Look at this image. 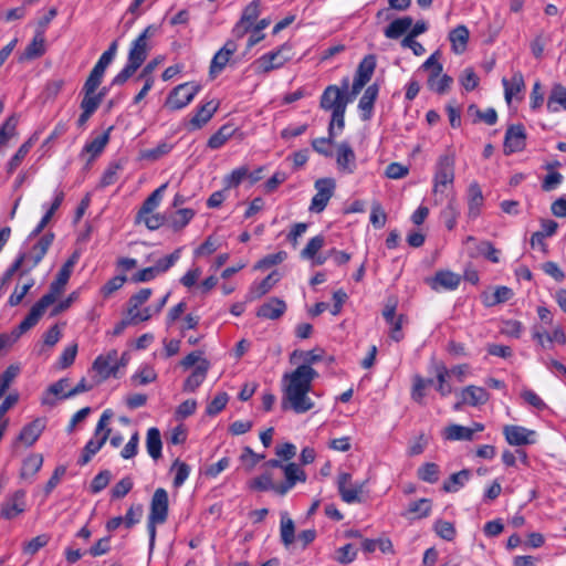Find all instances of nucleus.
I'll use <instances>...</instances> for the list:
<instances>
[{
	"mask_svg": "<svg viewBox=\"0 0 566 566\" xmlns=\"http://www.w3.org/2000/svg\"><path fill=\"white\" fill-rule=\"evenodd\" d=\"M317 376V371L307 365H300L292 373H285L282 378V409H291L295 413H305L313 409L315 405L308 392Z\"/></svg>",
	"mask_w": 566,
	"mask_h": 566,
	"instance_id": "obj_1",
	"label": "nucleus"
},
{
	"mask_svg": "<svg viewBox=\"0 0 566 566\" xmlns=\"http://www.w3.org/2000/svg\"><path fill=\"white\" fill-rule=\"evenodd\" d=\"M77 256L72 255L60 269L55 280L51 283L50 290L44 294L30 310L28 315L18 325L14 331V339L20 337L23 333L34 327L40 318L45 313L46 308L52 305L59 295L64 291V287L72 274L73 268L76 263Z\"/></svg>",
	"mask_w": 566,
	"mask_h": 566,
	"instance_id": "obj_2",
	"label": "nucleus"
},
{
	"mask_svg": "<svg viewBox=\"0 0 566 566\" xmlns=\"http://www.w3.org/2000/svg\"><path fill=\"white\" fill-rule=\"evenodd\" d=\"M306 480L307 474L301 465L295 462H290L289 465L284 468V480L282 482H274L273 474L266 471L250 480L249 488L259 492L272 491L276 495L284 496L297 483H305Z\"/></svg>",
	"mask_w": 566,
	"mask_h": 566,
	"instance_id": "obj_3",
	"label": "nucleus"
},
{
	"mask_svg": "<svg viewBox=\"0 0 566 566\" xmlns=\"http://www.w3.org/2000/svg\"><path fill=\"white\" fill-rule=\"evenodd\" d=\"M157 31V27L148 25L130 44L127 63L123 70L114 76L112 85H123L127 80L134 75V73L143 65L147 59L150 45L148 43Z\"/></svg>",
	"mask_w": 566,
	"mask_h": 566,
	"instance_id": "obj_4",
	"label": "nucleus"
},
{
	"mask_svg": "<svg viewBox=\"0 0 566 566\" xmlns=\"http://www.w3.org/2000/svg\"><path fill=\"white\" fill-rule=\"evenodd\" d=\"M293 57V46L291 43L285 42L254 60L250 67L255 75H265L274 70L282 69Z\"/></svg>",
	"mask_w": 566,
	"mask_h": 566,
	"instance_id": "obj_5",
	"label": "nucleus"
},
{
	"mask_svg": "<svg viewBox=\"0 0 566 566\" xmlns=\"http://www.w3.org/2000/svg\"><path fill=\"white\" fill-rule=\"evenodd\" d=\"M454 167L455 154L452 150H447L438 157L432 178V190L436 196H441L446 188L453 186L455 178Z\"/></svg>",
	"mask_w": 566,
	"mask_h": 566,
	"instance_id": "obj_6",
	"label": "nucleus"
},
{
	"mask_svg": "<svg viewBox=\"0 0 566 566\" xmlns=\"http://www.w3.org/2000/svg\"><path fill=\"white\" fill-rule=\"evenodd\" d=\"M112 417L113 412L111 409H106L103 411L96 424L94 437L86 442L82 455L77 461L80 465L87 464L91 461L92 457L95 455L107 441L111 433V429L107 428V423Z\"/></svg>",
	"mask_w": 566,
	"mask_h": 566,
	"instance_id": "obj_7",
	"label": "nucleus"
},
{
	"mask_svg": "<svg viewBox=\"0 0 566 566\" xmlns=\"http://www.w3.org/2000/svg\"><path fill=\"white\" fill-rule=\"evenodd\" d=\"M348 87V78H343L342 87H338L337 85H328L321 96V108L329 111L331 113L346 111L347 105L352 102V98L346 96Z\"/></svg>",
	"mask_w": 566,
	"mask_h": 566,
	"instance_id": "obj_8",
	"label": "nucleus"
},
{
	"mask_svg": "<svg viewBox=\"0 0 566 566\" xmlns=\"http://www.w3.org/2000/svg\"><path fill=\"white\" fill-rule=\"evenodd\" d=\"M168 510V492L164 488L156 489L150 500L147 530L155 531L157 526L163 525L167 521Z\"/></svg>",
	"mask_w": 566,
	"mask_h": 566,
	"instance_id": "obj_9",
	"label": "nucleus"
},
{
	"mask_svg": "<svg viewBox=\"0 0 566 566\" xmlns=\"http://www.w3.org/2000/svg\"><path fill=\"white\" fill-rule=\"evenodd\" d=\"M201 86L193 82L179 84L167 96L165 107L169 111H179L188 106L199 93Z\"/></svg>",
	"mask_w": 566,
	"mask_h": 566,
	"instance_id": "obj_10",
	"label": "nucleus"
},
{
	"mask_svg": "<svg viewBox=\"0 0 566 566\" xmlns=\"http://www.w3.org/2000/svg\"><path fill=\"white\" fill-rule=\"evenodd\" d=\"M119 369L117 364V350L111 349L104 355H98L92 365V370L96 373L98 379L95 384H99L109 377H116Z\"/></svg>",
	"mask_w": 566,
	"mask_h": 566,
	"instance_id": "obj_11",
	"label": "nucleus"
},
{
	"mask_svg": "<svg viewBox=\"0 0 566 566\" xmlns=\"http://www.w3.org/2000/svg\"><path fill=\"white\" fill-rule=\"evenodd\" d=\"M365 482L352 483V474L342 472L337 478V489L342 500L345 503H360L363 502V491Z\"/></svg>",
	"mask_w": 566,
	"mask_h": 566,
	"instance_id": "obj_12",
	"label": "nucleus"
},
{
	"mask_svg": "<svg viewBox=\"0 0 566 566\" xmlns=\"http://www.w3.org/2000/svg\"><path fill=\"white\" fill-rule=\"evenodd\" d=\"M335 186V181L332 178L317 179L315 181L316 193L312 198L310 210L317 213L322 212L333 197Z\"/></svg>",
	"mask_w": 566,
	"mask_h": 566,
	"instance_id": "obj_13",
	"label": "nucleus"
},
{
	"mask_svg": "<svg viewBox=\"0 0 566 566\" xmlns=\"http://www.w3.org/2000/svg\"><path fill=\"white\" fill-rule=\"evenodd\" d=\"M526 132L522 124L510 125L505 132L503 150L505 155L520 153L526 147Z\"/></svg>",
	"mask_w": 566,
	"mask_h": 566,
	"instance_id": "obj_14",
	"label": "nucleus"
},
{
	"mask_svg": "<svg viewBox=\"0 0 566 566\" xmlns=\"http://www.w3.org/2000/svg\"><path fill=\"white\" fill-rule=\"evenodd\" d=\"M503 434L510 446L521 447L535 443V431L522 426L506 424Z\"/></svg>",
	"mask_w": 566,
	"mask_h": 566,
	"instance_id": "obj_15",
	"label": "nucleus"
},
{
	"mask_svg": "<svg viewBox=\"0 0 566 566\" xmlns=\"http://www.w3.org/2000/svg\"><path fill=\"white\" fill-rule=\"evenodd\" d=\"M238 44L233 40H228L224 45L213 55L210 64V75L216 76L221 73L237 52Z\"/></svg>",
	"mask_w": 566,
	"mask_h": 566,
	"instance_id": "obj_16",
	"label": "nucleus"
},
{
	"mask_svg": "<svg viewBox=\"0 0 566 566\" xmlns=\"http://www.w3.org/2000/svg\"><path fill=\"white\" fill-rule=\"evenodd\" d=\"M336 164L339 171L353 174L357 167L356 155L354 149L347 142L337 145Z\"/></svg>",
	"mask_w": 566,
	"mask_h": 566,
	"instance_id": "obj_17",
	"label": "nucleus"
},
{
	"mask_svg": "<svg viewBox=\"0 0 566 566\" xmlns=\"http://www.w3.org/2000/svg\"><path fill=\"white\" fill-rule=\"evenodd\" d=\"M113 126H109L103 134L87 142L84 145L80 156L83 157L85 155H88L87 163L90 164L94 161L107 146L111 138V132L113 130Z\"/></svg>",
	"mask_w": 566,
	"mask_h": 566,
	"instance_id": "obj_18",
	"label": "nucleus"
},
{
	"mask_svg": "<svg viewBox=\"0 0 566 566\" xmlns=\"http://www.w3.org/2000/svg\"><path fill=\"white\" fill-rule=\"evenodd\" d=\"M502 85L504 87V98L509 105L512 103L514 97L518 101L522 99V96H520V94L525 88V82L522 72H514L510 80L503 77Z\"/></svg>",
	"mask_w": 566,
	"mask_h": 566,
	"instance_id": "obj_19",
	"label": "nucleus"
},
{
	"mask_svg": "<svg viewBox=\"0 0 566 566\" xmlns=\"http://www.w3.org/2000/svg\"><path fill=\"white\" fill-rule=\"evenodd\" d=\"M218 109V104L213 101H209L202 105H200L192 117L188 122V129L196 130L203 127L214 115Z\"/></svg>",
	"mask_w": 566,
	"mask_h": 566,
	"instance_id": "obj_20",
	"label": "nucleus"
},
{
	"mask_svg": "<svg viewBox=\"0 0 566 566\" xmlns=\"http://www.w3.org/2000/svg\"><path fill=\"white\" fill-rule=\"evenodd\" d=\"M548 113L566 112V86L559 82L553 83L546 102Z\"/></svg>",
	"mask_w": 566,
	"mask_h": 566,
	"instance_id": "obj_21",
	"label": "nucleus"
},
{
	"mask_svg": "<svg viewBox=\"0 0 566 566\" xmlns=\"http://www.w3.org/2000/svg\"><path fill=\"white\" fill-rule=\"evenodd\" d=\"M46 421L43 418H36L30 423L25 424L19 436L18 441L22 442L27 447L33 446L40 438L41 433L45 429Z\"/></svg>",
	"mask_w": 566,
	"mask_h": 566,
	"instance_id": "obj_22",
	"label": "nucleus"
},
{
	"mask_svg": "<svg viewBox=\"0 0 566 566\" xmlns=\"http://www.w3.org/2000/svg\"><path fill=\"white\" fill-rule=\"evenodd\" d=\"M489 392L483 387L470 385L460 392V403H467L471 407H478L488 402Z\"/></svg>",
	"mask_w": 566,
	"mask_h": 566,
	"instance_id": "obj_23",
	"label": "nucleus"
},
{
	"mask_svg": "<svg viewBox=\"0 0 566 566\" xmlns=\"http://www.w3.org/2000/svg\"><path fill=\"white\" fill-rule=\"evenodd\" d=\"M461 282V276L451 271H438L436 275L430 280V286L434 291L441 289L447 291L457 290Z\"/></svg>",
	"mask_w": 566,
	"mask_h": 566,
	"instance_id": "obj_24",
	"label": "nucleus"
},
{
	"mask_svg": "<svg viewBox=\"0 0 566 566\" xmlns=\"http://www.w3.org/2000/svg\"><path fill=\"white\" fill-rule=\"evenodd\" d=\"M281 539L289 551H302L315 539V533H281Z\"/></svg>",
	"mask_w": 566,
	"mask_h": 566,
	"instance_id": "obj_25",
	"label": "nucleus"
},
{
	"mask_svg": "<svg viewBox=\"0 0 566 566\" xmlns=\"http://www.w3.org/2000/svg\"><path fill=\"white\" fill-rule=\"evenodd\" d=\"M210 363L207 359L200 361L184 382L182 390L185 392H195L205 381Z\"/></svg>",
	"mask_w": 566,
	"mask_h": 566,
	"instance_id": "obj_26",
	"label": "nucleus"
},
{
	"mask_svg": "<svg viewBox=\"0 0 566 566\" xmlns=\"http://www.w3.org/2000/svg\"><path fill=\"white\" fill-rule=\"evenodd\" d=\"M379 88L377 84L369 85L359 99L358 108L363 120H369L373 117L374 105L378 96Z\"/></svg>",
	"mask_w": 566,
	"mask_h": 566,
	"instance_id": "obj_27",
	"label": "nucleus"
},
{
	"mask_svg": "<svg viewBox=\"0 0 566 566\" xmlns=\"http://www.w3.org/2000/svg\"><path fill=\"white\" fill-rule=\"evenodd\" d=\"M285 302L277 297H272L259 307L256 315L258 317L266 319H277L285 313Z\"/></svg>",
	"mask_w": 566,
	"mask_h": 566,
	"instance_id": "obj_28",
	"label": "nucleus"
},
{
	"mask_svg": "<svg viewBox=\"0 0 566 566\" xmlns=\"http://www.w3.org/2000/svg\"><path fill=\"white\" fill-rule=\"evenodd\" d=\"M484 197L478 182L470 184L468 188V216L475 219L481 213Z\"/></svg>",
	"mask_w": 566,
	"mask_h": 566,
	"instance_id": "obj_29",
	"label": "nucleus"
},
{
	"mask_svg": "<svg viewBox=\"0 0 566 566\" xmlns=\"http://www.w3.org/2000/svg\"><path fill=\"white\" fill-rule=\"evenodd\" d=\"M24 492L18 491L2 504L1 515L8 520L14 518L24 511Z\"/></svg>",
	"mask_w": 566,
	"mask_h": 566,
	"instance_id": "obj_30",
	"label": "nucleus"
},
{
	"mask_svg": "<svg viewBox=\"0 0 566 566\" xmlns=\"http://www.w3.org/2000/svg\"><path fill=\"white\" fill-rule=\"evenodd\" d=\"M166 188L167 184L161 185L145 199L136 216L137 223L140 222V218L145 217V214L153 213V211L159 207Z\"/></svg>",
	"mask_w": 566,
	"mask_h": 566,
	"instance_id": "obj_31",
	"label": "nucleus"
},
{
	"mask_svg": "<svg viewBox=\"0 0 566 566\" xmlns=\"http://www.w3.org/2000/svg\"><path fill=\"white\" fill-rule=\"evenodd\" d=\"M472 472L469 469H463L459 472L452 473L442 484V490L447 493H455L460 491L471 479Z\"/></svg>",
	"mask_w": 566,
	"mask_h": 566,
	"instance_id": "obj_32",
	"label": "nucleus"
},
{
	"mask_svg": "<svg viewBox=\"0 0 566 566\" xmlns=\"http://www.w3.org/2000/svg\"><path fill=\"white\" fill-rule=\"evenodd\" d=\"M276 275V272H272L261 282H253L249 289L248 298L250 301L258 300L270 292L277 282Z\"/></svg>",
	"mask_w": 566,
	"mask_h": 566,
	"instance_id": "obj_33",
	"label": "nucleus"
},
{
	"mask_svg": "<svg viewBox=\"0 0 566 566\" xmlns=\"http://www.w3.org/2000/svg\"><path fill=\"white\" fill-rule=\"evenodd\" d=\"M412 22L413 20L409 15L395 19L384 30V34L387 39L390 40L399 39L401 35L409 31V29L412 27Z\"/></svg>",
	"mask_w": 566,
	"mask_h": 566,
	"instance_id": "obj_34",
	"label": "nucleus"
},
{
	"mask_svg": "<svg viewBox=\"0 0 566 566\" xmlns=\"http://www.w3.org/2000/svg\"><path fill=\"white\" fill-rule=\"evenodd\" d=\"M469 29L463 24L458 25L457 28L450 31L449 40L451 42L452 51L455 54H462L465 51L469 41Z\"/></svg>",
	"mask_w": 566,
	"mask_h": 566,
	"instance_id": "obj_35",
	"label": "nucleus"
},
{
	"mask_svg": "<svg viewBox=\"0 0 566 566\" xmlns=\"http://www.w3.org/2000/svg\"><path fill=\"white\" fill-rule=\"evenodd\" d=\"M442 437L449 441H472L473 430L461 424H450L443 429Z\"/></svg>",
	"mask_w": 566,
	"mask_h": 566,
	"instance_id": "obj_36",
	"label": "nucleus"
},
{
	"mask_svg": "<svg viewBox=\"0 0 566 566\" xmlns=\"http://www.w3.org/2000/svg\"><path fill=\"white\" fill-rule=\"evenodd\" d=\"M235 133V128L231 124L222 125L208 139L207 146L210 149H220Z\"/></svg>",
	"mask_w": 566,
	"mask_h": 566,
	"instance_id": "obj_37",
	"label": "nucleus"
},
{
	"mask_svg": "<svg viewBox=\"0 0 566 566\" xmlns=\"http://www.w3.org/2000/svg\"><path fill=\"white\" fill-rule=\"evenodd\" d=\"M375 69H376L375 56L371 54L366 55L358 64L354 80L366 85L370 81V78L375 72Z\"/></svg>",
	"mask_w": 566,
	"mask_h": 566,
	"instance_id": "obj_38",
	"label": "nucleus"
},
{
	"mask_svg": "<svg viewBox=\"0 0 566 566\" xmlns=\"http://www.w3.org/2000/svg\"><path fill=\"white\" fill-rule=\"evenodd\" d=\"M195 217V210L189 208H181L175 211L168 219L169 227L174 231L184 229Z\"/></svg>",
	"mask_w": 566,
	"mask_h": 566,
	"instance_id": "obj_39",
	"label": "nucleus"
},
{
	"mask_svg": "<svg viewBox=\"0 0 566 566\" xmlns=\"http://www.w3.org/2000/svg\"><path fill=\"white\" fill-rule=\"evenodd\" d=\"M146 448L148 454L154 459L158 460L161 457V438L160 432L157 428H149L146 438Z\"/></svg>",
	"mask_w": 566,
	"mask_h": 566,
	"instance_id": "obj_40",
	"label": "nucleus"
},
{
	"mask_svg": "<svg viewBox=\"0 0 566 566\" xmlns=\"http://www.w3.org/2000/svg\"><path fill=\"white\" fill-rule=\"evenodd\" d=\"M43 457L38 453L30 454L23 460L21 476L23 479L33 478L42 468Z\"/></svg>",
	"mask_w": 566,
	"mask_h": 566,
	"instance_id": "obj_41",
	"label": "nucleus"
},
{
	"mask_svg": "<svg viewBox=\"0 0 566 566\" xmlns=\"http://www.w3.org/2000/svg\"><path fill=\"white\" fill-rule=\"evenodd\" d=\"M440 473V467L433 462H426L417 470L418 479L430 484H434L439 481Z\"/></svg>",
	"mask_w": 566,
	"mask_h": 566,
	"instance_id": "obj_42",
	"label": "nucleus"
},
{
	"mask_svg": "<svg viewBox=\"0 0 566 566\" xmlns=\"http://www.w3.org/2000/svg\"><path fill=\"white\" fill-rule=\"evenodd\" d=\"M45 53V40L42 33H36L32 41L27 45L23 56L33 60Z\"/></svg>",
	"mask_w": 566,
	"mask_h": 566,
	"instance_id": "obj_43",
	"label": "nucleus"
},
{
	"mask_svg": "<svg viewBox=\"0 0 566 566\" xmlns=\"http://www.w3.org/2000/svg\"><path fill=\"white\" fill-rule=\"evenodd\" d=\"M459 216V205L454 199H451L446 206V208L441 211V219L444 222L448 230H452L455 228Z\"/></svg>",
	"mask_w": 566,
	"mask_h": 566,
	"instance_id": "obj_44",
	"label": "nucleus"
},
{
	"mask_svg": "<svg viewBox=\"0 0 566 566\" xmlns=\"http://www.w3.org/2000/svg\"><path fill=\"white\" fill-rule=\"evenodd\" d=\"M432 382V379H424L419 375L415 376L411 388V399L419 405H423L426 388Z\"/></svg>",
	"mask_w": 566,
	"mask_h": 566,
	"instance_id": "obj_45",
	"label": "nucleus"
},
{
	"mask_svg": "<svg viewBox=\"0 0 566 566\" xmlns=\"http://www.w3.org/2000/svg\"><path fill=\"white\" fill-rule=\"evenodd\" d=\"M248 175L249 168L247 166H240L233 169L223 178L224 190L238 187L248 177Z\"/></svg>",
	"mask_w": 566,
	"mask_h": 566,
	"instance_id": "obj_46",
	"label": "nucleus"
},
{
	"mask_svg": "<svg viewBox=\"0 0 566 566\" xmlns=\"http://www.w3.org/2000/svg\"><path fill=\"white\" fill-rule=\"evenodd\" d=\"M453 80L451 76L447 74H442L440 76H428V87L438 93V94H444L449 91Z\"/></svg>",
	"mask_w": 566,
	"mask_h": 566,
	"instance_id": "obj_47",
	"label": "nucleus"
},
{
	"mask_svg": "<svg viewBox=\"0 0 566 566\" xmlns=\"http://www.w3.org/2000/svg\"><path fill=\"white\" fill-rule=\"evenodd\" d=\"M31 147L32 142L30 139L19 147L17 153L10 158V160L7 164V172L9 175L13 174L15 169L21 165L25 156L29 154Z\"/></svg>",
	"mask_w": 566,
	"mask_h": 566,
	"instance_id": "obj_48",
	"label": "nucleus"
},
{
	"mask_svg": "<svg viewBox=\"0 0 566 566\" xmlns=\"http://www.w3.org/2000/svg\"><path fill=\"white\" fill-rule=\"evenodd\" d=\"M325 245V238L322 234L315 235L305 245V248L301 251V258L303 260L314 259L319 250Z\"/></svg>",
	"mask_w": 566,
	"mask_h": 566,
	"instance_id": "obj_49",
	"label": "nucleus"
},
{
	"mask_svg": "<svg viewBox=\"0 0 566 566\" xmlns=\"http://www.w3.org/2000/svg\"><path fill=\"white\" fill-rule=\"evenodd\" d=\"M18 117L9 116L0 126V146H4L10 138L17 135Z\"/></svg>",
	"mask_w": 566,
	"mask_h": 566,
	"instance_id": "obj_50",
	"label": "nucleus"
},
{
	"mask_svg": "<svg viewBox=\"0 0 566 566\" xmlns=\"http://www.w3.org/2000/svg\"><path fill=\"white\" fill-rule=\"evenodd\" d=\"M122 169L123 165L119 161L111 163L101 177L99 187L106 188L111 185H114L117 181L118 172Z\"/></svg>",
	"mask_w": 566,
	"mask_h": 566,
	"instance_id": "obj_51",
	"label": "nucleus"
},
{
	"mask_svg": "<svg viewBox=\"0 0 566 566\" xmlns=\"http://www.w3.org/2000/svg\"><path fill=\"white\" fill-rule=\"evenodd\" d=\"M80 107L82 113L78 116L76 124L78 127H84L91 116L97 111V102L93 98L83 97Z\"/></svg>",
	"mask_w": 566,
	"mask_h": 566,
	"instance_id": "obj_52",
	"label": "nucleus"
},
{
	"mask_svg": "<svg viewBox=\"0 0 566 566\" xmlns=\"http://www.w3.org/2000/svg\"><path fill=\"white\" fill-rule=\"evenodd\" d=\"M45 254V252L34 245L31 248L30 252L20 253L19 255H25V261L23 263L24 269H22L21 275L34 269L42 261Z\"/></svg>",
	"mask_w": 566,
	"mask_h": 566,
	"instance_id": "obj_53",
	"label": "nucleus"
},
{
	"mask_svg": "<svg viewBox=\"0 0 566 566\" xmlns=\"http://www.w3.org/2000/svg\"><path fill=\"white\" fill-rule=\"evenodd\" d=\"M106 69H107L106 66L96 62V64L90 72V75L84 83V84H86V88L88 92H92L94 88H98V86L101 85L102 80L104 77Z\"/></svg>",
	"mask_w": 566,
	"mask_h": 566,
	"instance_id": "obj_54",
	"label": "nucleus"
},
{
	"mask_svg": "<svg viewBox=\"0 0 566 566\" xmlns=\"http://www.w3.org/2000/svg\"><path fill=\"white\" fill-rule=\"evenodd\" d=\"M151 294L153 291L149 287L142 289L137 293L133 294L128 300L127 313H135L136 310L149 300Z\"/></svg>",
	"mask_w": 566,
	"mask_h": 566,
	"instance_id": "obj_55",
	"label": "nucleus"
},
{
	"mask_svg": "<svg viewBox=\"0 0 566 566\" xmlns=\"http://www.w3.org/2000/svg\"><path fill=\"white\" fill-rule=\"evenodd\" d=\"M132 379L138 385H148L157 379V374L149 365H143L133 375Z\"/></svg>",
	"mask_w": 566,
	"mask_h": 566,
	"instance_id": "obj_56",
	"label": "nucleus"
},
{
	"mask_svg": "<svg viewBox=\"0 0 566 566\" xmlns=\"http://www.w3.org/2000/svg\"><path fill=\"white\" fill-rule=\"evenodd\" d=\"M361 547L364 552L366 553H373L377 548H379L382 553H389L392 551V544L387 538H379V539H364Z\"/></svg>",
	"mask_w": 566,
	"mask_h": 566,
	"instance_id": "obj_57",
	"label": "nucleus"
},
{
	"mask_svg": "<svg viewBox=\"0 0 566 566\" xmlns=\"http://www.w3.org/2000/svg\"><path fill=\"white\" fill-rule=\"evenodd\" d=\"M50 541L48 533H41L31 541L23 545V553L30 556L36 554L42 547H44Z\"/></svg>",
	"mask_w": 566,
	"mask_h": 566,
	"instance_id": "obj_58",
	"label": "nucleus"
},
{
	"mask_svg": "<svg viewBox=\"0 0 566 566\" xmlns=\"http://www.w3.org/2000/svg\"><path fill=\"white\" fill-rule=\"evenodd\" d=\"M431 511V501L428 499H420L416 502H412L409 505L408 514H410L415 518H421L429 514Z\"/></svg>",
	"mask_w": 566,
	"mask_h": 566,
	"instance_id": "obj_59",
	"label": "nucleus"
},
{
	"mask_svg": "<svg viewBox=\"0 0 566 566\" xmlns=\"http://www.w3.org/2000/svg\"><path fill=\"white\" fill-rule=\"evenodd\" d=\"M513 295V292L511 289L506 286H499L496 290L492 293L491 296H488L485 298V305L486 306H493L500 303H504L509 301Z\"/></svg>",
	"mask_w": 566,
	"mask_h": 566,
	"instance_id": "obj_60",
	"label": "nucleus"
},
{
	"mask_svg": "<svg viewBox=\"0 0 566 566\" xmlns=\"http://www.w3.org/2000/svg\"><path fill=\"white\" fill-rule=\"evenodd\" d=\"M263 459H265L264 453H255L250 447H244L240 455V461L249 471H251Z\"/></svg>",
	"mask_w": 566,
	"mask_h": 566,
	"instance_id": "obj_61",
	"label": "nucleus"
},
{
	"mask_svg": "<svg viewBox=\"0 0 566 566\" xmlns=\"http://www.w3.org/2000/svg\"><path fill=\"white\" fill-rule=\"evenodd\" d=\"M440 52L432 53L421 65V69L429 71V76H440L443 70L442 64L439 62Z\"/></svg>",
	"mask_w": 566,
	"mask_h": 566,
	"instance_id": "obj_62",
	"label": "nucleus"
},
{
	"mask_svg": "<svg viewBox=\"0 0 566 566\" xmlns=\"http://www.w3.org/2000/svg\"><path fill=\"white\" fill-rule=\"evenodd\" d=\"M260 12H261V1L253 0L243 9L240 19L253 27V24L255 23L256 19L260 15Z\"/></svg>",
	"mask_w": 566,
	"mask_h": 566,
	"instance_id": "obj_63",
	"label": "nucleus"
},
{
	"mask_svg": "<svg viewBox=\"0 0 566 566\" xmlns=\"http://www.w3.org/2000/svg\"><path fill=\"white\" fill-rule=\"evenodd\" d=\"M476 251L492 263L500 262V251L490 241L478 243Z\"/></svg>",
	"mask_w": 566,
	"mask_h": 566,
	"instance_id": "obj_64",
	"label": "nucleus"
}]
</instances>
